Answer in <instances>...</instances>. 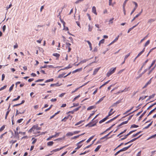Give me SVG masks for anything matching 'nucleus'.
Segmentation results:
<instances>
[{"instance_id": "1", "label": "nucleus", "mask_w": 156, "mask_h": 156, "mask_svg": "<svg viewBox=\"0 0 156 156\" xmlns=\"http://www.w3.org/2000/svg\"><path fill=\"white\" fill-rule=\"evenodd\" d=\"M116 69V67L112 68L108 72L106 76L107 77H109L113 73Z\"/></svg>"}, {"instance_id": "2", "label": "nucleus", "mask_w": 156, "mask_h": 156, "mask_svg": "<svg viewBox=\"0 0 156 156\" xmlns=\"http://www.w3.org/2000/svg\"><path fill=\"white\" fill-rule=\"evenodd\" d=\"M98 122V121L97 120H94L93 122V123H94V124H92V122H90L89 123L86 125L85 126L86 127L89 126V127L94 126L96 125V123H97Z\"/></svg>"}, {"instance_id": "3", "label": "nucleus", "mask_w": 156, "mask_h": 156, "mask_svg": "<svg viewBox=\"0 0 156 156\" xmlns=\"http://www.w3.org/2000/svg\"><path fill=\"white\" fill-rule=\"evenodd\" d=\"M85 139L82 140L80 141L78 143L76 144V145H77V147L75 148V150H77V149L80 148L82 146V144H81L83 142L85 141Z\"/></svg>"}, {"instance_id": "4", "label": "nucleus", "mask_w": 156, "mask_h": 156, "mask_svg": "<svg viewBox=\"0 0 156 156\" xmlns=\"http://www.w3.org/2000/svg\"><path fill=\"white\" fill-rule=\"evenodd\" d=\"M133 3L135 5V7L133 9V10L131 12V13H130V15H131L135 11L136 9L138 7V5L137 3L135 2H133Z\"/></svg>"}, {"instance_id": "5", "label": "nucleus", "mask_w": 156, "mask_h": 156, "mask_svg": "<svg viewBox=\"0 0 156 156\" xmlns=\"http://www.w3.org/2000/svg\"><path fill=\"white\" fill-rule=\"evenodd\" d=\"M36 125H34L29 130L28 132L31 133L32 132H34L35 129H36Z\"/></svg>"}, {"instance_id": "6", "label": "nucleus", "mask_w": 156, "mask_h": 156, "mask_svg": "<svg viewBox=\"0 0 156 156\" xmlns=\"http://www.w3.org/2000/svg\"><path fill=\"white\" fill-rule=\"evenodd\" d=\"M89 82V81L87 82V83H85L83 85L81 86L80 87H78V88H76L74 91H72V93H74L76 91L79 89L80 88L82 87H83L84 86L86 85Z\"/></svg>"}, {"instance_id": "7", "label": "nucleus", "mask_w": 156, "mask_h": 156, "mask_svg": "<svg viewBox=\"0 0 156 156\" xmlns=\"http://www.w3.org/2000/svg\"><path fill=\"white\" fill-rule=\"evenodd\" d=\"M66 147V146H63V147H60L59 148L56 149H55L53 150L52 151H51V153H52V152H53H53H56L58 151L62 150V149L64 147Z\"/></svg>"}, {"instance_id": "8", "label": "nucleus", "mask_w": 156, "mask_h": 156, "mask_svg": "<svg viewBox=\"0 0 156 156\" xmlns=\"http://www.w3.org/2000/svg\"><path fill=\"white\" fill-rule=\"evenodd\" d=\"M143 11V9H142L141 11L139 12L138 14H137V15H136L133 18V19L132 20L131 22H133L135 20V19L138 17L139 16H140L141 13Z\"/></svg>"}, {"instance_id": "9", "label": "nucleus", "mask_w": 156, "mask_h": 156, "mask_svg": "<svg viewBox=\"0 0 156 156\" xmlns=\"http://www.w3.org/2000/svg\"><path fill=\"white\" fill-rule=\"evenodd\" d=\"M113 110V108L111 109L108 113V115H107L108 116V117H109V116H111V115H112L115 112V111H114L113 112H112V111Z\"/></svg>"}, {"instance_id": "10", "label": "nucleus", "mask_w": 156, "mask_h": 156, "mask_svg": "<svg viewBox=\"0 0 156 156\" xmlns=\"http://www.w3.org/2000/svg\"><path fill=\"white\" fill-rule=\"evenodd\" d=\"M147 70V69H145L144 71L143 72L141 73L140 74L139 76L137 77V78L138 79L142 75L144 74L145 73H146Z\"/></svg>"}, {"instance_id": "11", "label": "nucleus", "mask_w": 156, "mask_h": 156, "mask_svg": "<svg viewBox=\"0 0 156 156\" xmlns=\"http://www.w3.org/2000/svg\"><path fill=\"white\" fill-rule=\"evenodd\" d=\"M92 12L96 15L97 14L96 7L94 6L92 7Z\"/></svg>"}, {"instance_id": "12", "label": "nucleus", "mask_w": 156, "mask_h": 156, "mask_svg": "<svg viewBox=\"0 0 156 156\" xmlns=\"http://www.w3.org/2000/svg\"><path fill=\"white\" fill-rule=\"evenodd\" d=\"M108 117H108V116H107L106 117H105L102 120H101L99 122V123L100 124H101L103 122H104V121H105V120H106L108 119Z\"/></svg>"}, {"instance_id": "13", "label": "nucleus", "mask_w": 156, "mask_h": 156, "mask_svg": "<svg viewBox=\"0 0 156 156\" xmlns=\"http://www.w3.org/2000/svg\"><path fill=\"white\" fill-rule=\"evenodd\" d=\"M119 35H118L117 37L115 38V39L109 45H111L112 44L114 43H115V42L116 41H117L118 39H119Z\"/></svg>"}, {"instance_id": "14", "label": "nucleus", "mask_w": 156, "mask_h": 156, "mask_svg": "<svg viewBox=\"0 0 156 156\" xmlns=\"http://www.w3.org/2000/svg\"><path fill=\"white\" fill-rule=\"evenodd\" d=\"M82 68H80L79 69H78L73 71L72 72V73H74L78 72H80L81 71H82Z\"/></svg>"}, {"instance_id": "15", "label": "nucleus", "mask_w": 156, "mask_h": 156, "mask_svg": "<svg viewBox=\"0 0 156 156\" xmlns=\"http://www.w3.org/2000/svg\"><path fill=\"white\" fill-rule=\"evenodd\" d=\"M148 59H147L143 63L142 66L141 67V68L139 69V71H140L143 68L144 66L146 65V63L148 62Z\"/></svg>"}, {"instance_id": "16", "label": "nucleus", "mask_w": 156, "mask_h": 156, "mask_svg": "<svg viewBox=\"0 0 156 156\" xmlns=\"http://www.w3.org/2000/svg\"><path fill=\"white\" fill-rule=\"evenodd\" d=\"M85 41L87 42L88 43V44L89 45V47L90 49V50H91L92 49V44L90 42V41H89L85 40Z\"/></svg>"}, {"instance_id": "17", "label": "nucleus", "mask_w": 156, "mask_h": 156, "mask_svg": "<svg viewBox=\"0 0 156 156\" xmlns=\"http://www.w3.org/2000/svg\"><path fill=\"white\" fill-rule=\"evenodd\" d=\"M60 85L61 84H60L58 83H56L51 84L50 85V86L52 87H53L54 86H56L58 87L60 86Z\"/></svg>"}, {"instance_id": "18", "label": "nucleus", "mask_w": 156, "mask_h": 156, "mask_svg": "<svg viewBox=\"0 0 156 156\" xmlns=\"http://www.w3.org/2000/svg\"><path fill=\"white\" fill-rule=\"evenodd\" d=\"M130 135V134L129 133L127 134L126 135H125L124 136V137L121 138L120 139V140H122L126 139L127 138V137Z\"/></svg>"}, {"instance_id": "19", "label": "nucleus", "mask_w": 156, "mask_h": 156, "mask_svg": "<svg viewBox=\"0 0 156 156\" xmlns=\"http://www.w3.org/2000/svg\"><path fill=\"white\" fill-rule=\"evenodd\" d=\"M105 97V96H104L102 97L96 103V104H99L100 102L101 101H102L104 98Z\"/></svg>"}, {"instance_id": "20", "label": "nucleus", "mask_w": 156, "mask_h": 156, "mask_svg": "<svg viewBox=\"0 0 156 156\" xmlns=\"http://www.w3.org/2000/svg\"><path fill=\"white\" fill-rule=\"evenodd\" d=\"M14 132H15V135L16 136H18L19 138V134L21 133L20 132V131L19 132H18L17 131H16L15 130H14Z\"/></svg>"}, {"instance_id": "21", "label": "nucleus", "mask_w": 156, "mask_h": 156, "mask_svg": "<svg viewBox=\"0 0 156 156\" xmlns=\"http://www.w3.org/2000/svg\"><path fill=\"white\" fill-rule=\"evenodd\" d=\"M54 144V142L52 141H49L47 143V144L48 146H52Z\"/></svg>"}, {"instance_id": "22", "label": "nucleus", "mask_w": 156, "mask_h": 156, "mask_svg": "<svg viewBox=\"0 0 156 156\" xmlns=\"http://www.w3.org/2000/svg\"><path fill=\"white\" fill-rule=\"evenodd\" d=\"M73 135V132H68L66 134V136H71Z\"/></svg>"}, {"instance_id": "23", "label": "nucleus", "mask_w": 156, "mask_h": 156, "mask_svg": "<svg viewBox=\"0 0 156 156\" xmlns=\"http://www.w3.org/2000/svg\"><path fill=\"white\" fill-rule=\"evenodd\" d=\"M153 123V121H152L150 123H149L147 126L143 128V129H148L151 125Z\"/></svg>"}, {"instance_id": "24", "label": "nucleus", "mask_w": 156, "mask_h": 156, "mask_svg": "<svg viewBox=\"0 0 156 156\" xmlns=\"http://www.w3.org/2000/svg\"><path fill=\"white\" fill-rule=\"evenodd\" d=\"M110 81V80H108V81L106 82L105 83L103 84L102 85H101L99 87V88L101 89L102 87H103V86H105V85H106V84H107V83H108Z\"/></svg>"}, {"instance_id": "25", "label": "nucleus", "mask_w": 156, "mask_h": 156, "mask_svg": "<svg viewBox=\"0 0 156 156\" xmlns=\"http://www.w3.org/2000/svg\"><path fill=\"white\" fill-rule=\"evenodd\" d=\"M84 133H83V134H82L80 135H77V136H74V137H73L72 138V139H75L76 138H78L79 136H81V135H83V134H84Z\"/></svg>"}, {"instance_id": "26", "label": "nucleus", "mask_w": 156, "mask_h": 156, "mask_svg": "<svg viewBox=\"0 0 156 156\" xmlns=\"http://www.w3.org/2000/svg\"><path fill=\"white\" fill-rule=\"evenodd\" d=\"M147 112V110L144 111V112L139 117V120H140V119Z\"/></svg>"}, {"instance_id": "27", "label": "nucleus", "mask_w": 156, "mask_h": 156, "mask_svg": "<svg viewBox=\"0 0 156 156\" xmlns=\"http://www.w3.org/2000/svg\"><path fill=\"white\" fill-rule=\"evenodd\" d=\"M65 74H66L65 73H62V74H60L59 75L58 77V78H62V77H63V76Z\"/></svg>"}, {"instance_id": "28", "label": "nucleus", "mask_w": 156, "mask_h": 156, "mask_svg": "<svg viewBox=\"0 0 156 156\" xmlns=\"http://www.w3.org/2000/svg\"><path fill=\"white\" fill-rule=\"evenodd\" d=\"M52 55L57 57L58 58H59L60 56V55L57 53H54Z\"/></svg>"}, {"instance_id": "29", "label": "nucleus", "mask_w": 156, "mask_h": 156, "mask_svg": "<svg viewBox=\"0 0 156 156\" xmlns=\"http://www.w3.org/2000/svg\"><path fill=\"white\" fill-rule=\"evenodd\" d=\"M156 110V107L154 108V109H153V110H151L149 112V113H148V114L147 115V116H149V115H150L151 114L154 112V111L155 110Z\"/></svg>"}, {"instance_id": "30", "label": "nucleus", "mask_w": 156, "mask_h": 156, "mask_svg": "<svg viewBox=\"0 0 156 156\" xmlns=\"http://www.w3.org/2000/svg\"><path fill=\"white\" fill-rule=\"evenodd\" d=\"M155 95V94H153L152 95L150 96L146 100L147 101H148L151 98H154Z\"/></svg>"}, {"instance_id": "31", "label": "nucleus", "mask_w": 156, "mask_h": 156, "mask_svg": "<svg viewBox=\"0 0 156 156\" xmlns=\"http://www.w3.org/2000/svg\"><path fill=\"white\" fill-rule=\"evenodd\" d=\"M155 20L154 19H150L148 20L147 23H151L154 22Z\"/></svg>"}, {"instance_id": "32", "label": "nucleus", "mask_w": 156, "mask_h": 156, "mask_svg": "<svg viewBox=\"0 0 156 156\" xmlns=\"http://www.w3.org/2000/svg\"><path fill=\"white\" fill-rule=\"evenodd\" d=\"M101 145H98L97 146V147L96 148V149L94 150V151L95 152L98 151L99 149L101 148Z\"/></svg>"}, {"instance_id": "33", "label": "nucleus", "mask_w": 156, "mask_h": 156, "mask_svg": "<svg viewBox=\"0 0 156 156\" xmlns=\"http://www.w3.org/2000/svg\"><path fill=\"white\" fill-rule=\"evenodd\" d=\"M94 136H93L90 137V138H89L87 140V143L89 142L90 141H91V140L94 138Z\"/></svg>"}, {"instance_id": "34", "label": "nucleus", "mask_w": 156, "mask_h": 156, "mask_svg": "<svg viewBox=\"0 0 156 156\" xmlns=\"http://www.w3.org/2000/svg\"><path fill=\"white\" fill-rule=\"evenodd\" d=\"M147 97H148L147 96H144L140 97V98L139 99V100H143L145 98H147Z\"/></svg>"}, {"instance_id": "35", "label": "nucleus", "mask_w": 156, "mask_h": 156, "mask_svg": "<svg viewBox=\"0 0 156 156\" xmlns=\"http://www.w3.org/2000/svg\"><path fill=\"white\" fill-rule=\"evenodd\" d=\"M115 125V124H112L110 127L109 128H108L106 129L105 130V131H108L109 130H110Z\"/></svg>"}, {"instance_id": "36", "label": "nucleus", "mask_w": 156, "mask_h": 156, "mask_svg": "<svg viewBox=\"0 0 156 156\" xmlns=\"http://www.w3.org/2000/svg\"><path fill=\"white\" fill-rule=\"evenodd\" d=\"M84 121V120H81L80 121H79V122H77V123H76L75 124V126H77L80 124L81 123H82Z\"/></svg>"}, {"instance_id": "37", "label": "nucleus", "mask_w": 156, "mask_h": 156, "mask_svg": "<svg viewBox=\"0 0 156 156\" xmlns=\"http://www.w3.org/2000/svg\"><path fill=\"white\" fill-rule=\"evenodd\" d=\"M54 79L53 78H51L48 80H46L45 82V83H48L49 82H50L51 81H52Z\"/></svg>"}, {"instance_id": "38", "label": "nucleus", "mask_w": 156, "mask_h": 156, "mask_svg": "<svg viewBox=\"0 0 156 156\" xmlns=\"http://www.w3.org/2000/svg\"><path fill=\"white\" fill-rule=\"evenodd\" d=\"M88 31H91L92 30V29L93 28V27H90V26L89 24L88 25Z\"/></svg>"}, {"instance_id": "39", "label": "nucleus", "mask_w": 156, "mask_h": 156, "mask_svg": "<svg viewBox=\"0 0 156 156\" xmlns=\"http://www.w3.org/2000/svg\"><path fill=\"white\" fill-rule=\"evenodd\" d=\"M138 110V109H136V110L133 111V112H131V113H129L127 115H125V116H124V117H123V118H125V117H126L127 116L130 115V114H132L133 113V112H134L136 111L137 110Z\"/></svg>"}, {"instance_id": "40", "label": "nucleus", "mask_w": 156, "mask_h": 156, "mask_svg": "<svg viewBox=\"0 0 156 156\" xmlns=\"http://www.w3.org/2000/svg\"><path fill=\"white\" fill-rule=\"evenodd\" d=\"M99 70V68H97L95 69L93 72V74H95L97 73L98 71Z\"/></svg>"}, {"instance_id": "41", "label": "nucleus", "mask_w": 156, "mask_h": 156, "mask_svg": "<svg viewBox=\"0 0 156 156\" xmlns=\"http://www.w3.org/2000/svg\"><path fill=\"white\" fill-rule=\"evenodd\" d=\"M150 41L149 40H148L145 44L144 47H146L150 43Z\"/></svg>"}, {"instance_id": "42", "label": "nucleus", "mask_w": 156, "mask_h": 156, "mask_svg": "<svg viewBox=\"0 0 156 156\" xmlns=\"http://www.w3.org/2000/svg\"><path fill=\"white\" fill-rule=\"evenodd\" d=\"M105 41V40L104 39H103L100 41L99 42V45L100 46V44H103L104 43Z\"/></svg>"}, {"instance_id": "43", "label": "nucleus", "mask_w": 156, "mask_h": 156, "mask_svg": "<svg viewBox=\"0 0 156 156\" xmlns=\"http://www.w3.org/2000/svg\"><path fill=\"white\" fill-rule=\"evenodd\" d=\"M156 136L155 135V134L154 135H152L151 136H150L147 139V140H149L150 139H151V138H154L155 136Z\"/></svg>"}, {"instance_id": "44", "label": "nucleus", "mask_w": 156, "mask_h": 156, "mask_svg": "<svg viewBox=\"0 0 156 156\" xmlns=\"http://www.w3.org/2000/svg\"><path fill=\"white\" fill-rule=\"evenodd\" d=\"M156 105V102L153 103V104H152L151 105H150L148 107V108H147V110H148L149 109H150V108H151L153 106L155 105Z\"/></svg>"}, {"instance_id": "45", "label": "nucleus", "mask_w": 156, "mask_h": 156, "mask_svg": "<svg viewBox=\"0 0 156 156\" xmlns=\"http://www.w3.org/2000/svg\"><path fill=\"white\" fill-rule=\"evenodd\" d=\"M94 107V106H91L89 107L87 109V110H90L92 109H93Z\"/></svg>"}, {"instance_id": "46", "label": "nucleus", "mask_w": 156, "mask_h": 156, "mask_svg": "<svg viewBox=\"0 0 156 156\" xmlns=\"http://www.w3.org/2000/svg\"><path fill=\"white\" fill-rule=\"evenodd\" d=\"M130 53H129L127 54L126 55L124 58V60H126L128 58V57L130 55Z\"/></svg>"}, {"instance_id": "47", "label": "nucleus", "mask_w": 156, "mask_h": 156, "mask_svg": "<svg viewBox=\"0 0 156 156\" xmlns=\"http://www.w3.org/2000/svg\"><path fill=\"white\" fill-rule=\"evenodd\" d=\"M5 127V125H3L0 128V132L3 130Z\"/></svg>"}, {"instance_id": "48", "label": "nucleus", "mask_w": 156, "mask_h": 156, "mask_svg": "<svg viewBox=\"0 0 156 156\" xmlns=\"http://www.w3.org/2000/svg\"><path fill=\"white\" fill-rule=\"evenodd\" d=\"M80 97V95L79 94V95H78V96H77L75 97L74 98V99H73V102L74 101H75L77 98H79Z\"/></svg>"}, {"instance_id": "49", "label": "nucleus", "mask_w": 156, "mask_h": 156, "mask_svg": "<svg viewBox=\"0 0 156 156\" xmlns=\"http://www.w3.org/2000/svg\"><path fill=\"white\" fill-rule=\"evenodd\" d=\"M126 150H126V147H124L123 148L120 149V150H119V152H120L122 151H125Z\"/></svg>"}, {"instance_id": "50", "label": "nucleus", "mask_w": 156, "mask_h": 156, "mask_svg": "<svg viewBox=\"0 0 156 156\" xmlns=\"http://www.w3.org/2000/svg\"><path fill=\"white\" fill-rule=\"evenodd\" d=\"M20 96H18V97H17V98H15V99H14L13 100H12V101H17L18 100V99H19V98H20Z\"/></svg>"}, {"instance_id": "51", "label": "nucleus", "mask_w": 156, "mask_h": 156, "mask_svg": "<svg viewBox=\"0 0 156 156\" xmlns=\"http://www.w3.org/2000/svg\"><path fill=\"white\" fill-rule=\"evenodd\" d=\"M156 65H155V66L153 68H152L149 71V72L148 73V75H150L151 73L152 72V71H153V70H154V68L155 67V66H156Z\"/></svg>"}, {"instance_id": "52", "label": "nucleus", "mask_w": 156, "mask_h": 156, "mask_svg": "<svg viewBox=\"0 0 156 156\" xmlns=\"http://www.w3.org/2000/svg\"><path fill=\"white\" fill-rule=\"evenodd\" d=\"M60 134V133H56L55 134V135H52L53 137H55L56 136H58Z\"/></svg>"}, {"instance_id": "53", "label": "nucleus", "mask_w": 156, "mask_h": 156, "mask_svg": "<svg viewBox=\"0 0 156 156\" xmlns=\"http://www.w3.org/2000/svg\"><path fill=\"white\" fill-rule=\"evenodd\" d=\"M95 112L94 111H93V112L92 113L90 114V116L88 118V120H89L90 118V117L94 114Z\"/></svg>"}, {"instance_id": "54", "label": "nucleus", "mask_w": 156, "mask_h": 156, "mask_svg": "<svg viewBox=\"0 0 156 156\" xmlns=\"http://www.w3.org/2000/svg\"><path fill=\"white\" fill-rule=\"evenodd\" d=\"M138 127V126L135 124H133L131 126L130 128H137Z\"/></svg>"}, {"instance_id": "55", "label": "nucleus", "mask_w": 156, "mask_h": 156, "mask_svg": "<svg viewBox=\"0 0 156 156\" xmlns=\"http://www.w3.org/2000/svg\"><path fill=\"white\" fill-rule=\"evenodd\" d=\"M88 60H89V59H84V60L81 61L80 62L81 63H84L86 62L87 61H88Z\"/></svg>"}, {"instance_id": "56", "label": "nucleus", "mask_w": 156, "mask_h": 156, "mask_svg": "<svg viewBox=\"0 0 156 156\" xmlns=\"http://www.w3.org/2000/svg\"><path fill=\"white\" fill-rule=\"evenodd\" d=\"M24 111H23V112H18V110H16V115H18L19 114H23V113H24Z\"/></svg>"}, {"instance_id": "57", "label": "nucleus", "mask_w": 156, "mask_h": 156, "mask_svg": "<svg viewBox=\"0 0 156 156\" xmlns=\"http://www.w3.org/2000/svg\"><path fill=\"white\" fill-rule=\"evenodd\" d=\"M114 19L113 18H112L109 21V24H112L113 23V20Z\"/></svg>"}, {"instance_id": "58", "label": "nucleus", "mask_w": 156, "mask_h": 156, "mask_svg": "<svg viewBox=\"0 0 156 156\" xmlns=\"http://www.w3.org/2000/svg\"><path fill=\"white\" fill-rule=\"evenodd\" d=\"M7 85H4L3 87H2L0 88V91L3 90L6 88Z\"/></svg>"}, {"instance_id": "59", "label": "nucleus", "mask_w": 156, "mask_h": 156, "mask_svg": "<svg viewBox=\"0 0 156 156\" xmlns=\"http://www.w3.org/2000/svg\"><path fill=\"white\" fill-rule=\"evenodd\" d=\"M89 151H90L89 150H88L87 151H85L83 153H81L80 154V155H84L86 154V153L88 152Z\"/></svg>"}, {"instance_id": "60", "label": "nucleus", "mask_w": 156, "mask_h": 156, "mask_svg": "<svg viewBox=\"0 0 156 156\" xmlns=\"http://www.w3.org/2000/svg\"><path fill=\"white\" fill-rule=\"evenodd\" d=\"M129 0H125V1L123 3V5H122V7H125V5H126V2H127Z\"/></svg>"}, {"instance_id": "61", "label": "nucleus", "mask_w": 156, "mask_h": 156, "mask_svg": "<svg viewBox=\"0 0 156 156\" xmlns=\"http://www.w3.org/2000/svg\"><path fill=\"white\" fill-rule=\"evenodd\" d=\"M9 112V111H8L7 112H6V113L5 116V119H7V117L8 115Z\"/></svg>"}, {"instance_id": "62", "label": "nucleus", "mask_w": 156, "mask_h": 156, "mask_svg": "<svg viewBox=\"0 0 156 156\" xmlns=\"http://www.w3.org/2000/svg\"><path fill=\"white\" fill-rule=\"evenodd\" d=\"M83 1L84 0H77L75 2V3L76 4H78L80 2H83Z\"/></svg>"}, {"instance_id": "63", "label": "nucleus", "mask_w": 156, "mask_h": 156, "mask_svg": "<svg viewBox=\"0 0 156 156\" xmlns=\"http://www.w3.org/2000/svg\"><path fill=\"white\" fill-rule=\"evenodd\" d=\"M23 120V119H20L18 120L17 121V122L18 123H20L22 122V121Z\"/></svg>"}, {"instance_id": "64", "label": "nucleus", "mask_w": 156, "mask_h": 156, "mask_svg": "<svg viewBox=\"0 0 156 156\" xmlns=\"http://www.w3.org/2000/svg\"><path fill=\"white\" fill-rule=\"evenodd\" d=\"M66 48H67L69 47V46L70 45H71V44L69 43L66 42Z\"/></svg>"}]
</instances>
